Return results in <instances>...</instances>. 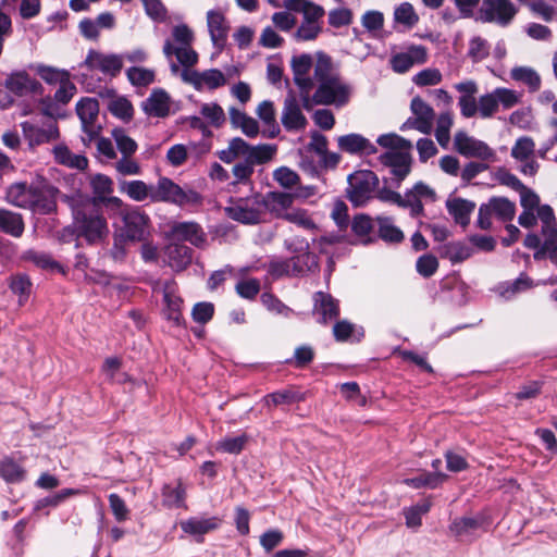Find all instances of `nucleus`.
Masks as SVG:
<instances>
[{
	"label": "nucleus",
	"mask_w": 557,
	"mask_h": 557,
	"mask_svg": "<svg viewBox=\"0 0 557 557\" xmlns=\"http://www.w3.org/2000/svg\"><path fill=\"white\" fill-rule=\"evenodd\" d=\"M250 145H248L244 139L236 137L233 138L228 146L225 149H222L218 152L220 160L225 163H232L234 160L238 158L248 160Z\"/></svg>",
	"instance_id": "c9c22d12"
},
{
	"label": "nucleus",
	"mask_w": 557,
	"mask_h": 557,
	"mask_svg": "<svg viewBox=\"0 0 557 557\" xmlns=\"http://www.w3.org/2000/svg\"><path fill=\"white\" fill-rule=\"evenodd\" d=\"M431 508V502L425 499L414 506L405 509L406 525L417 529L421 525V517Z\"/></svg>",
	"instance_id": "09e8293b"
},
{
	"label": "nucleus",
	"mask_w": 557,
	"mask_h": 557,
	"mask_svg": "<svg viewBox=\"0 0 557 557\" xmlns=\"http://www.w3.org/2000/svg\"><path fill=\"white\" fill-rule=\"evenodd\" d=\"M182 79L190 84L197 90H213L227 84V77L218 69H209L202 72L185 67L181 73Z\"/></svg>",
	"instance_id": "9d476101"
},
{
	"label": "nucleus",
	"mask_w": 557,
	"mask_h": 557,
	"mask_svg": "<svg viewBox=\"0 0 557 557\" xmlns=\"http://www.w3.org/2000/svg\"><path fill=\"white\" fill-rule=\"evenodd\" d=\"M112 137L115 140L116 147L122 156H133L137 150L136 141L126 135L121 128L112 131Z\"/></svg>",
	"instance_id": "13d9d810"
},
{
	"label": "nucleus",
	"mask_w": 557,
	"mask_h": 557,
	"mask_svg": "<svg viewBox=\"0 0 557 557\" xmlns=\"http://www.w3.org/2000/svg\"><path fill=\"white\" fill-rule=\"evenodd\" d=\"M376 223L379 226V234L382 239L391 243H399L404 239L403 232L394 225L389 218L377 216Z\"/></svg>",
	"instance_id": "c03bdc74"
},
{
	"label": "nucleus",
	"mask_w": 557,
	"mask_h": 557,
	"mask_svg": "<svg viewBox=\"0 0 557 557\" xmlns=\"http://www.w3.org/2000/svg\"><path fill=\"white\" fill-rule=\"evenodd\" d=\"M85 65L91 71H99L104 75L116 76L123 67V58L114 53L90 50L85 59Z\"/></svg>",
	"instance_id": "4468645a"
},
{
	"label": "nucleus",
	"mask_w": 557,
	"mask_h": 557,
	"mask_svg": "<svg viewBox=\"0 0 557 557\" xmlns=\"http://www.w3.org/2000/svg\"><path fill=\"white\" fill-rule=\"evenodd\" d=\"M443 76L440 70L434 67H428L418 72L413 77L412 82L419 87L434 86L442 82Z\"/></svg>",
	"instance_id": "4d7b16f0"
},
{
	"label": "nucleus",
	"mask_w": 557,
	"mask_h": 557,
	"mask_svg": "<svg viewBox=\"0 0 557 557\" xmlns=\"http://www.w3.org/2000/svg\"><path fill=\"white\" fill-rule=\"evenodd\" d=\"M410 110L413 116L407 123L422 134H430L435 117L431 106L421 97H414L411 100Z\"/></svg>",
	"instance_id": "f3484780"
},
{
	"label": "nucleus",
	"mask_w": 557,
	"mask_h": 557,
	"mask_svg": "<svg viewBox=\"0 0 557 557\" xmlns=\"http://www.w3.org/2000/svg\"><path fill=\"white\" fill-rule=\"evenodd\" d=\"M481 525L480 518L462 517L455 519L449 527L450 532L457 537L471 535Z\"/></svg>",
	"instance_id": "37998d69"
},
{
	"label": "nucleus",
	"mask_w": 557,
	"mask_h": 557,
	"mask_svg": "<svg viewBox=\"0 0 557 557\" xmlns=\"http://www.w3.org/2000/svg\"><path fill=\"white\" fill-rule=\"evenodd\" d=\"M348 198L355 206H362L370 199L377 185V177L371 171H357L348 177Z\"/></svg>",
	"instance_id": "6e6552de"
},
{
	"label": "nucleus",
	"mask_w": 557,
	"mask_h": 557,
	"mask_svg": "<svg viewBox=\"0 0 557 557\" xmlns=\"http://www.w3.org/2000/svg\"><path fill=\"white\" fill-rule=\"evenodd\" d=\"M337 144L341 150L348 153L376 152V148L367 138L359 134L339 136Z\"/></svg>",
	"instance_id": "7c9ffc66"
},
{
	"label": "nucleus",
	"mask_w": 557,
	"mask_h": 557,
	"mask_svg": "<svg viewBox=\"0 0 557 557\" xmlns=\"http://www.w3.org/2000/svg\"><path fill=\"white\" fill-rule=\"evenodd\" d=\"M230 120L234 127L239 128L246 136L256 137L259 134L258 122L236 108H230Z\"/></svg>",
	"instance_id": "473e14b6"
},
{
	"label": "nucleus",
	"mask_w": 557,
	"mask_h": 557,
	"mask_svg": "<svg viewBox=\"0 0 557 557\" xmlns=\"http://www.w3.org/2000/svg\"><path fill=\"white\" fill-rule=\"evenodd\" d=\"M276 152V147L273 145H258L250 146L249 156L247 162H250L252 165L258 163H265L273 159Z\"/></svg>",
	"instance_id": "3c124183"
},
{
	"label": "nucleus",
	"mask_w": 557,
	"mask_h": 557,
	"mask_svg": "<svg viewBox=\"0 0 557 557\" xmlns=\"http://www.w3.org/2000/svg\"><path fill=\"white\" fill-rule=\"evenodd\" d=\"M207 27L215 47L222 48L227 39L230 25L225 13L219 9L207 12Z\"/></svg>",
	"instance_id": "412c9836"
},
{
	"label": "nucleus",
	"mask_w": 557,
	"mask_h": 557,
	"mask_svg": "<svg viewBox=\"0 0 557 557\" xmlns=\"http://www.w3.org/2000/svg\"><path fill=\"white\" fill-rule=\"evenodd\" d=\"M0 231L14 237H20L24 231L22 215L5 209H0Z\"/></svg>",
	"instance_id": "e433bc0d"
},
{
	"label": "nucleus",
	"mask_w": 557,
	"mask_h": 557,
	"mask_svg": "<svg viewBox=\"0 0 557 557\" xmlns=\"http://www.w3.org/2000/svg\"><path fill=\"white\" fill-rule=\"evenodd\" d=\"M127 77L133 85L147 86L154 81V72L150 69L134 66L127 70Z\"/></svg>",
	"instance_id": "e2e57ef3"
},
{
	"label": "nucleus",
	"mask_w": 557,
	"mask_h": 557,
	"mask_svg": "<svg viewBox=\"0 0 557 557\" xmlns=\"http://www.w3.org/2000/svg\"><path fill=\"white\" fill-rule=\"evenodd\" d=\"M377 144L387 149L380 156L381 163L389 166L397 182H401L410 172L411 143L396 134H385L377 138Z\"/></svg>",
	"instance_id": "7ed1b4c3"
},
{
	"label": "nucleus",
	"mask_w": 557,
	"mask_h": 557,
	"mask_svg": "<svg viewBox=\"0 0 557 557\" xmlns=\"http://www.w3.org/2000/svg\"><path fill=\"white\" fill-rule=\"evenodd\" d=\"M168 264L174 271H183L191 262V250L180 243H172L165 249Z\"/></svg>",
	"instance_id": "c756f323"
},
{
	"label": "nucleus",
	"mask_w": 557,
	"mask_h": 557,
	"mask_svg": "<svg viewBox=\"0 0 557 557\" xmlns=\"http://www.w3.org/2000/svg\"><path fill=\"white\" fill-rule=\"evenodd\" d=\"M535 143L531 137L523 136L516 140L511 148V157L518 161H528L533 156Z\"/></svg>",
	"instance_id": "8fccbe9b"
},
{
	"label": "nucleus",
	"mask_w": 557,
	"mask_h": 557,
	"mask_svg": "<svg viewBox=\"0 0 557 557\" xmlns=\"http://www.w3.org/2000/svg\"><path fill=\"white\" fill-rule=\"evenodd\" d=\"M89 184L94 194L92 205H95V202L101 201L102 199H106V196L111 195L113 191V181L103 174L91 175L89 178Z\"/></svg>",
	"instance_id": "58836bf2"
},
{
	"label": "nucleus",
	"mask_w": 557,
	"mask_h": 557,
	"mask_svg": "<svg viewBox=\"0 0 557 557\" xmlns=\"http://www.w3.org/2000/svg\"><path fill=\"white\" fill-rule=\"evenodd\" d=\"M519 191L523 210H536L537 216L543 223L542 232L544 235H548L544 248L550 250L557 239V224L555 223L553 209L547 205L540 206V197L525 186L521 187Z\"/></svg>",
	"instance_id": "423d86ee"
},
{
	"label": "nucleus",
	"mask_w": 557,
	"mask_h": 557,
	"mask_svg": "<svg viewBox=\"0 0 557 557\" xmlns=\"http://www.w3.org/2000/svg\"><path fill=\"white\" fill-rule=\"evenodd\" d=\"M447 208L455 221L465 226L469 223L470 214L474 210V203L463 199H454L447 202Z\"/></svg>",
	"instance_id": "ea45409f"
},
{
	"label": "nucleus",
	"mask_w": 557,
	"mask_h": 557,
	"mask_svg": "<svg viewBox=\"0 0 557 557\" xmlns=\"http://www.w3.org/2000/svg\"><path fill=\"white\" fill-rule=\"evenodd\" d=\"M221 524V520L218 517L211 518H189L180 523L182 530L194 536H202L215 529Z\"/></svg>",
	"instance_id": "c85d7f7f"
},
{
	"label": "nucleus",
	"mask_w": 557,
	"mask_h": 557,
	"mask_svg": "<svg viewBox=\"0 0 557 557\" xmlns=\"http://www.w3.org/2000/svg\"><path fill=\"white\" fill-rule=\"evenodd\" d=\"M438 268V261L435 256L425 253L417 260L416 269L424 277L432 276Z\"/></svg>",
	"instance_id": "774afa93"
},
{
	"label": "nucleus",
	"mask_w": 557,
	"mask_h": 557,
	"mask_svg": "<svg viewBox=\"0 0 557 557\" xmlns=\"http://www.w3.org/2000/svg\"><path fill=\"white\" fill-rule=\"evenodd\" d=\"M454 124V117L450 112L440 114L436 122L435 137L437 143L446 148L450 140V128Z\"/></svg>",
	"instance_id": "a18cd8bd"
},
{
	"label": "nucleus",
	"mask_w": 557,
	"mask_h": 557,
	"mask_svg": "<svg viewBox=\"0 0 557 557\" xmlns=\"http://www.w3.org/2000/svg\"><path fill=\"white\" fill-rule=\"evenodd\" d=\"M108 109L113 115L122 120H129L133 116V107L131 102L123 97L111 99Z\"/></svg>",
	"instance_id": "bf43d9fd"
},
{
	"label": "nucleus",
	"mask_w": 557,
	"mask_h": 557,
	"mask_svg": "<svg viewBox=\"0 0 557 557\" xmlns=\"http://www.w3.org/2000/svg\"><path fill=\"white\" fill-rule=\"evenodd\" d=\"M284 9L301 13L304 20L294 33L297 41L315 39L322 30L320 21L323 18L324 9L311 0H283Z\"/></svg>",
	"instance_id": "20e7f679"
},
{
	"label": "nucleus",
	"mask_w": 557,
	"mask_h": 557,
	"mask_svg": "<svg viewBox=\"0 0 557 557\" xmlns=\"http://www.w3.org/2000/svg\"><path fill=\"white\" fill-rule=\"evenodd\" d=\"M21 127L23 136L32 150L40 145L54 141L60 136L59 127L55 123H49L45 127H39L30 122H23Z\"/></svg>",
	"instance_id": "dca6fc26"
},
{
	"label": "nucleus",
	"mask_w": 557,
	"mask_h": 557,
	"mask_svg": "<svg viewBox=\"0 0 557 557\" xmlns=\"http://www.w3.org/2000/svg\"><path fill=\"white\" fill-rule=\"evenodd\" d=\"M36 184L27 186L25 183L12 184L7 191V200L20 208L30 209L34 205L33 197H35Z\"/></svg>",
	"instance_id": "cd10ccee"
},
{
	"label": "nucleus",
	"mask_w": 557,
	"mask_h": 557,
	"mask_svg": "<svg viewBox=\"0 0 557 557\" xmlns=\"http://www.w3.org/2000/svg\"><path fill=\"white\" fill-rule=\"evenodd\" d=\"M32 283L25 275H15L10 281L11 290L18 296L20 305H23L28 298Z\"/></svg>",
	"instance_id": "0e129e2a"
},
{
	"label": "nucleus",
	"mask_w": 557,
	"mask_h": 557,
	"mask_svg": "<svg viewBox=\"0 0 557 557\" xmlns=\"http://www.w3.org/2000/svg\"><path fill=\"white\" fill-rule=\"evenodd\" d=\"M141 108L149 116L164 117L170 113L171 98L164 90L154 89L143 102Z\"/></svg>",
	"instance_id": "a878e982"
},
{
	"label": "nucleus",
	"mask_w": 557,
	"mask_h": 557,
	"mask_svg": "<svg viewBox=\"0 0 557 557\" xmlns=\"http://www.w3.org/2000/svg\"><path fill=\"white\" fill-rule=\"evenodd\" d=\"M248 442V436L242 434L235 437H226L220 441L215 448L228 454H239Z\"/></svg>",
	"instance_id": "052dcab7"
},
{
	"label": "nucleus",
	"mask_w": 557,
	"mask_h": 557,
	"mask_svg": "<svg viewBox=\"0 0 557 557\" xmlns=\"http://www.w3.org/2000/svg\"><path fill=\"white\" fill-rule=\"evenodd\" d=\"M0 475L7 482L16 483L24 479V469L11 459H5L0 463Z\"/></svg>",
	"instance_id": "5fc2aeb1"
},
{
	"label": "nucleus",
	"mask_w": 557,
	"mask_h": 557,
	"mask_svg": "<svg viewBox=\"0 0 557 557\" xmlns=\"http://www.w3.org/2000/svg\"><path fill=\"white\" fill-rule=\"evenodd\" d=\"M285 220L308 231L317 228L313 218L305 209L292 208Z\"/></svg>",
	"instance_id": "6e6d98bb"
},
{
	"label": "nucleus",
	"mask_w": 557,
	"mask_h": 557,
	"mask_svg": "<svg viewBox=\"0 0 557 557\" xmlns=\"http://www.w3.org/2000/svg\"><path fill=\"white\" fill-rule=\"evenodd\" d=\"M487 210L492 213V215H496L500 220L509 221L516 214V206L513 202L509 201L506 198H492L486 203Z\"/></svg>",
	"instance_id": "a19ab883"
},
{
	"label": "nucleus",
	"mask_w": 557,
	"mask_h": 557,
	"mask_svg": "<svg viewBox=\"0 0 557 557\" xmlns=\"http://www.w3.org/2000/svg\"><path fill=\"white\" fill-rule=\"evenodd\" d=\"M312 67V58L309 54H300L292 59V69L296 85L305 92L309 94L313 87V82L309 77V71Z\"/></svg>",
	"instance_id": "bb28decb"
},
{
	"label": "nucleus",
	"mask_w": 557,
	"mask_h": 557,
	"mask_svg": "<svg viewBox=\"0 0 557 557\" xmlns=\"http://www.w3.org/2000/svg\"><path fill=\"white\" fill-rule=\"evenodd\" d=\"M294 11H288L285 9V11H278L275 12L271 20L275 27L283 32H289L292 28L295 27L297 23L296 16L293 14Z\"/></svg>",
	"instance_id": "338daca9"
},
{
	"label": "nucleus",
	"mask_w": 557,
	"mask_h": 557,
	"mask_svg": "<svg viewBox=\"0 0 557 557\" xmlns=\"http://www.w3.org/2000/svg\"><path fill=\"white\" fill-rule=\"evenodd\" d=\"M302 399L304 396L301 394L295 393L293 391H283L268 395L264 398V401L270 407L271 405L277 406L282 404H290L300 401Z\"/></svg>",
	"instance_id": "69168bd1"
},
{
	"label": "nucleus",
	"mask_w": 557,
	"mask_h": 557,
	"mask_svg": "<svg viewBox=\"0 0 557 557\" xmlns=\"http://www.w3.org/2000/svg\"><path fill=\"white\" fill-rule=\"evenodd\" d=\"M485 22H496L508 25L517 14V8L511 0H484L481 10Z\"/></svg>",
	"instance_id": "ddd939ff"
},
{
	"label": "nucleus",
	"mask_w": 557,
	"mask_h": 557,
	"mask_svg": "<svg viewBox=\"0 0 557 557\" xmlns=\"http://www.w3.org/2000/svg\"><path fill=\"white\" fill-rule=\"evenodd\" d=\"M124 222V231L127 238L132 240H143L148 234L149 218L137 210L121 211Z\"/></svg>",
	"instance_id": "aec40b11"
},
{
	"label": "nucleus",
	"mask_w": 557,
	"mask_h": 557,
	"mask_svg": "<svg viewBox=\"0 0 557 557\" xmlns=\"http://www.w3.org/2000/svg\"><path fill=\"white\" fill-rule=\"evenodd\" d=\"M273 178L286 189H290L298 185L299 175L287 166H281L273 172Z\"/></svg>",
	"instance_id": "680f3d73"
},
{
	"label": "nucleus",
	"mask_w": 557,
	"mask_h": 557,
	"mask_svg": "<svg viewBox=\"0 0 557 557\" xmlns=\"http://www.w3.org/2000/svg\"><path fill=\"white\" fill-rule=\"evenodd\" d=\"M281 121L287 131H302L308 121L294 96H288L284 101Z\"/></svg>",
	"instance_id": "4be33fe9"
},
{
	"label": "nucleus",
	"mask_w": 557,
	"mask_h": 557,
	"mask_svg": "<svg viewBox=\"0 0 557 557\" xmlns=\"http://www.w3.org/2000/svg\"><path fill=\"white\" fill-rule=\"evenodd\" d=\"M57 194L58 190L46 182H39L36 184L35 197L30 210L42 214L54 211L57 207Z\"/></svg>",
	"instance_id": "5701e85b"
},
{
	"label": "nucleus",
	"mask_w": 557,
	"mask_h": 557,
	"mask_svg": "<svg viewBox=\"0 0 557 557\" xmlns=\"http://www.w3.org/2000/svg\"><path fill=\"white\" fill-rule=\"evenodd\" d=\"M314 79L318 87L310 99L308 94L302 97V106L311 110L313 104L335 106L337 108L347 104L352 94V87L338 74L332 59L322 53H317L314 64Z\"/></svg>",
	"instance_id": "f257e3e1"
},
{
	"label": "nucleus",
	"mask_w": 557,
	"mask_h": 557,
	"mask_svg": "<svg viewBox=\"0 0 557 557\" xmlns=\"http://www.w3.org/2000/svg\"><path fill=\"white\" fill-rule=\"evenodd\" d=\"M73 223L60 232L59 239L64 243L71 242L74 236L83 237L88 244L102 242L109 234L106 219L95 211L89 199H73L71 202Z\"/></svg>",
	"instance_id": "f03ea898"
},
{
	"label": "nucleus",
	"mask_w": 557,
	"mask_h": 557,
	"mask_svg": "<svg viewBox=\"0 0 557 557\" xmlns=\"http://www.w3.org/2000/svg\"><path fill=\"white\" fill-rule=\"evenodd\" d=\"M201 116L213 127H221L225 123V113L215 102L203 103L200 108Z\"/></svg>",
	"instance_id": "49530a36"
},
{
	"label": "nucleus",
	"mask_w": 557,
	"mask_h": 557,
	"mask_svg": "<svg viewBox=\"0 0 557 557\" xmlns=\"http://www.w3.org/2000/svg\"><path fill=\"white\" fill-rule=\"evenodd\" d=\"M428 60V51L423 46H411L406 51L391 59L392 69L396 73H405L414 64H423Z\"/></svg>",
	"instance_id": "6ab92c4d"
},
{
	"label": "nucleus",
	"mask_w": 557,
	"mask_h": 557,
	"mask_svg": "<svg viewBox=\"0 0 557 557\" xmlns=\"http://www.w3.org/2000/svg\"><path fill=\"white\" fill-rule=\"evenodd\" d=\"M293 200L294 196L292 194L271 191L261 198L262 210L265 209L276 218L285 220L293 208Z\"/></svg>",
	"instance_id": "b1692460"
},
{
	"label": "nucleus",
	"mask_w": 557,
	"mask_h": 557,
	"mask_svg": "<svg viewBox=\"0 0 557 557\" xmlns=\"http://www.w3.org/2000/svg\"><path fill=\"white\" fill-rule=\"evenodd\" d=\"M35 72L42 81L50 85H60L70 76L69 72L64 70L42 64L36 65Z\"/></svg>",
	"instance_id": "de8ad7c7"
},
{
	"label": "nucleus",
	"mask_w": 557,
	"mask_h": 557,
	"mask_svg": "<svg viewBox=\"0 0 557 557\" xmlns=\"http://www.w3.org/2000/svg\"><path fill=\"white\" fill-rule=\"evenodd\" d=\"M156 288H160L163 293V299L165 304L164 314L165 317L175 322L180 323L181 320V307L182 299L176 295V286L174 282L165 281L159 282Z\"/></svg>",
	"instance_id": "393cba45"
},
{
	"label": "nucleus",
	"mask_w": 557,
	"mask_h": 557,
	"mask_svg": "<svg viewBox=\"0 0 557 557\" xmlns=\"http://www.w3.org/2000/svg\"><path fill=\"white\" fill-rule=\"evenodd\" d=\"M510 77L516 82L527 85L531 91L539 90L542 83L540 74L530 66H516L511 69Z\"/></svg>",
	"instance_id": "4c0bfd02"
},
{
	"label": "nucleus",
	"mask_w": 557,
	"mask_h": 557,
	"mask_svg": "<svg viewBox=\"0 0 557 557\" xmlns=\"http://www.w3.org/2000/svg\"><path fill=\"white\" fill-rule=\"evenodd\" d=\"M194 39V32L188 25H175L171 38L164 42L163 53L168 58L175 55L184 67H193L198 62V53L193 49Z\"/></svg>",
	"instance_id": "39448f33"
},
{
	"label": "nucleus",
	"mask_w": 557,
	"mask_h": 557,
	"mask_svg": "<svg viewBox=\"0 0 557 557\" xmlns=\"http://www.w3.org/2000/svg\"><path fill=\"white\" fill-rule=\"evenodd\" d=\"M394 18L407 27H412L419 21L418 14L409 2H403L395 9Z\"/></svg>",
	"instance_id": "603ef678"
},
{
	"label": "nucleus",
	"mask_w": 557,
	"mask_h": 557,
	"mask_svg": "<svg viewBox=\"0 0 557 557\" xmlns=\"http://www.w3.org/2000/svg\"><path fill=\"white\" fill-rule=\"evenodd\" d=\"M314 309L322 315L323 322L336 318L339 313L338 301L323 292L314 295Z\"/></svg>",
	"instance_id": "f704fd0d"
},
{
	"label": "nucleus",
	"mask_w": 557,
	"mask_h": 557,
	"mask_svg": "<svg viewBox=\"0 0 557 557\" xmlns=\"http://www.w3.org/2000/svg\"><path fill=\"white\" fill-rule=\"evenodd\" d=\"M454 147L457 152L468 158H478L484 161H494L495 152L482 140H479L463 131L454 137Z\"/></svg>",
	"instance_id": "9b49d317"
},
{
	"label": "nucleus",
	"mask_w": 557,
	"mask_h": 557,
	"mask_svg": "<svg viewBox=\"0 0 557 557\" xmlns=\"http://www.w3.org/2000/svg\"><path fill=\"white\" fill-rule=\"evenodd\" d=\"M76 110L82 121L84 132L87 135V138H84V141L91 143L100 131V126L94 123L95 120L98 117V101L91 98L83 99L77 103Z\"/></svg>",
	"instance_id": "a211bd4d"
},
{
	"label": "nucleus",
	"mask_w": 557,
	"mask_h": 557,
	"mask_svg": "<svg viewBox=\"0 0 557 557\" xmlns=\"http://www.w3.org/2000/svg\"><path fill=\"white\" fill-rule=\"evenodd\" d=\"M53 154L58 162L79 170H84L88 164L85 157L72 154L67 147L63 145L55 146L53 148Z\"/></svg>",
	"instance_id": "79ce46f5"
},
{
	"label": "nucleus",
	"mask_w": 557,
	"mask_h": 557,
	"mask_svg": "<svg viewBox=\"0 0 557 557\" xmlns=\"http://www.w3.org/2000/svg\"><path fill=\"white\" fill-rule=\"evenodd\" d=\"M471 249L462 243H449L444 246L443 256L453 263H458L470 258Z\"/></svg>",
	"instance_id": "864d4df0"
},
{
	"label": "nucleus",
	"mask_w": 557,
	"mask_h": 557,
	"mask_svg": "<svg viewBox=\"0 0 557 557\" xmlns=\"http://www.w3.org/2000/svg\"><path fill=\"white\" fill-rule=\"evenodd\" d=\"M196 198L194 193H185L178 185L166 177H161L156 186H152L151 201H166L176 205H185Z\"/></svg>",
	"instance_id": "f8f14e48"
},
{
	"label": "nucleus",
	"mask_w": 557,
	"mask_h": 557,
	"mask_svg": "<svg viewBox=\"0 0 557 557\" xmlns=\"http://www.w3.org/2000/svg\"><path fill=\"white\" fill-rule=\"evenodd\" d=\"M121 193L127 195L135 201H145L146 199L151 200L152 186L147 185L143 181H121L119 183Z\"/></svg>",
	"instance_id": "72a5a7b5"
},
{
	"label": "nucleus",
	"mask_w": 557,
	"mask_h": 557,
	"mask_svg": "<svg viewBox=\"0 0 557 557\" xmlns=\"http://www.w3.org/2000/svg\"><path fill=\"white\" fill-rule=\"evenodd\" d=\"M520 98L521 95L512 89L496 88L479 98V115L482 119L492 117L499 107L505 110L511 109L520 102Z\"/></svg>",
	"instance_id": "0eeeda50"
},
{
	"label": "nucleus",
	"mask_w": 557,
	"mask_h": 557,
	"mask_svg": "<svg viewBox=\"0 0 557 557\" xmlns=\"http://www.w3.org/2000/svg\"><path fill=\"white\" fill-rule=\"evenodd\" d=\"M5 89L17 97L41 94L42 85L25 71L10 73L4 79Z\"/></svg>",
	"instance_id": "2eb2a0df"
},
{
	"label": "nucleus",
	"mask_w": 557,
	"mask_h": 557,
	"mask_svg": "<svg viewBox=\"0 0 557 557\" xmlns=\"http://www.w3.org/2000/svg\"><path fill=\"white\" fill-rule=\"evenodd\" d=\"M172 234L176 239L187 240L197 247L202 246L206 240L199 225L190 222L176 223L172 227Z\"/></svg>",
	"instance_id": "2f4dec72"
},
{
	"label": "nucleus",
	"mask_w": 557,
	"mask_h": 557,
	"mask_svg": "<svg viewBox=\"0 0 557 557\" xmlns=\"http://www.w3.org/2000/svg\"><path fill=\"white\" fill-rule=\"evenodd\" d=\"M225 212L231 219L245 224L259 223L263 215L261 197L239 199L226 207Z\"/></svg>",
	"instance_id": "1a4fd4ad"
}]
</instances>
